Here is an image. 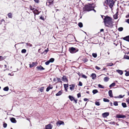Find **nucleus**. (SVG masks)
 <instances>
[{"label":"nucleus","instance_id":"f257e3e1","mask_svg":"<svg viewBox=\"0 0 129 129\" xmlns=\"http://www.w3.org/2000/svg\"><path fill=\"white\" fill-rule=\"evenodd\" d=\"M104 21L106 26L110 27L112 26L113 22L111 18L108 16L105 17L104 19Z\"/></svg>","mask_w":129,"mask_h":129},{"label":"nucleus","instance_id":"f03ea898","mask_svg":"<svg viewBox=\"0 0 129 129\" xmlns=\"http://www.w3.org/2000/svg\"><path fill=\"white\" fill-rule=\"evenodd\" d=\"M105 3L111 8L113 7L114 3V1L113 0H106Z\"/></svg>","mask_w":129,"mask_h":129},{"label":"nucleus","instance_id":"7ed1b4c3","mask_svg":"<svg viewBox=\"0 0 129 129\" xmlns=\"http://www.w3.org/2000/svg\"><path fill=\"white\" fill-rule=\"evenodd\" d=\"M70 51L72 53H74L78 51V49L73 47H72L69 48Z\"/></svg>","mask_w":129,"mask_h":129},{"label":"nucleus","instance_id":"20e7f679","mask_svg":"<svg viewBox=\"0 0 129 129\" xmlns=\"http://www.w3.org/2000/svg\"><path fill=\"white\" fill-rule=\"evenodd\" d=\"M85 10L88 11H90L93 9L90 4L86 5L85 6Z\"/></svg>","mask_w":129,"mask_h":129},{"label":"nucleus","instance_id":"39448f33","mask_svg":"<svg viewBox=\"0 0 129 129\" xmlns=\"http://www.w3.org/2000/svg\"><path fill=\"white\" fill-rule=\"evenodd\" d=\"M116 117L118 118H123L126 117V116L123 115L117 114L116 116Z\"/></svg>","mask_w":129,"mask_h":129},{"label":"nucleus","instance_id":"423d86ee","mask_svg":"<svg viewBox=\"0 0 129 129\" xmlns=\"http://www.w3.org/2000/svg\"><path fill=\"white\" fill-rule=\"evenodd\" d=\"M52 125L50 124H49L45 126L46 129H52Z\"/></svg>","mask_w":129,"mask_h":129},{"label":"nucleus","instance_id":"0eeeda50","mask_svg":"<svg viewBox=\"0 0 129 129\" xmlns=\"http://www.w3.org/2000/svg\"><path fill=\"white\" fill-rule=\"evenodd\" d=\"M109 115V113L105 112L102 114V116L103 117L105 118L108 116Z\"/></svg>","mask_w":129,"mask_h":129},{"label":"nucleus","instance_id":"6e6552de","mask_svg":"<svg viewBox=\"0 0 129 129\" xmlns=\"http://www.w3.org/2000/svg\"><path fill=\"white\" fill-rule=\"evenodd\" d=\"M56 124L57 125L59 126L61 124L64 125V123L63 121H58Z\"/></svg>","mask_w":129,"mask_h":129},{"label":"nucleus","instance_id":"1a4fd4ad","mask_svg":"<svg viewBox=\"0 0 129 129\" xmlns=\"http://www.w3.org/2000/svg\"><path fill=\"white\" fill-rule=\"evenodd\" d=\"M53 3V1L52 0H49L48 2L46 3V5L49 6Z\"/></svg>","mask_w":129,"mask_h":129},{"label":"nucleus","instance_id":"9d476101","mask_svg":"<svg viewBox=\"0 0 129 129\" xmlns=\"http://www.w3.org/2000/svg\"><path fill=\"white\" fill-rule=\"evenodd\" d=\"M122 39L125 41L129 42V36H126L122 38Z\"/></svg>","mask_w":129,"mask_h":129},{"label":"nucleus","instance_id":"9b49d317","mask_svg":"<svg viewBox=\"0 0 129 129\" xmlns=\"http://www.w3.org/2000/svg\"><path fill=\"white\" fill-rule=\"evenodd\" d=\"M10 120L13 123H16V121L15 119L14 118H11L10 119Z\"/></svg>","mask_w":129,"mask_h":129},{"label":"nucleus","instance_id":"f8f14e48","mask_svg":"<svg viewBox=\"0 0 129 129\" xmlns=\"http://www.w3.org/2000/svg\"><path fill=\"white\" fill-rule=\"evenodd\" d=\"M37 68L38 69V70H44L45 69L41 66H38L37 67Z\"/></svg>","mask_w":129,"mask_h":129},{"label":"nucleus","instance_id":"ddd939ff","mask_svg":"<svg viewBox=\"0 0 129 129\" xmlns=\"http://www.w3.org/2000/svg\"><path fill=\"white\" fill-rule=\"evenodd\" d=\"M53 88V87L51 85H50L47 88L46 91H48L50 89H52Z\"/></svg>","mask_w":129,"mask_h":129},{"label":"nucleus","instance_id":"4468645a","mask_svg":"<svg viewBox=\"0 0 129 129\" xmlns=\"http://www.w3.org/2000/svg\"><path fill=\"white\" fill-rule=\"evenodd\" d=\"M108 93L109 96L111 97H113L112 91L111 90H109L108 91Z\"/></svg>","mask_w":129,"mask_h":129},{"label":"nucleus","instance_id":"2eb2a0df","mask_svg":"<svg viewBox=\"0 0 129 129\" xmlns=\"http://www.w3.org/2000/svg\"><path fill=\"white\" fill-rule=\"evenodd\" d=\"M91 76L92 77V79H95L96 77V74L94 73L92 74L91 75Z\"/></svg>","mask_w":129,"mask_h":129},{"label":"nucleus","instance_id":"dca6fc26","mask_svg":"<svg viewBox=\"0 0 129 129\" xmlns=\"http://www.w3.org/2000/svg\"><path fill=\"white\" fill-rule=\"evenodd\" d=\"M70 89L72 90L74 89L75 87V85L74 84H72V85H70Z\"/></svg>","mask_w":129,"mask_h":129},{"label":"nucleus","instance_id":"f3484780","mask_svg":"<svg viewBox=\"0 0 129 129\" xmlns=\"http://www.w3.org/2000/svg\"><path fill=\"white\" fill-rule=\"evenodd\" d=\"M109 79L108 77H105L104 78V80L105 82H107L109 80Z\"/></svg>","mask_w":129,"mask_h":129},{"label":"nucleus","instance_id":"a211bd4d","mask_svg":"<svg viewBox=\"0 0 129 129\" xmlns=\"http://www.w3.org/2000/svg\"><path fill=\"white\" fill-rule=\"evenodd\" d=\"M116 71L120 75H121L123 74V72L122 71L119 70H116Z\"/></svg>","mask_w":129,"mask_h":129},{"label":"nucleus","instance_id":"6ab92c4d","mask_svg":"<svg viewBox=\"0 0 129 129\" xmlns=\"http://www.w3.org/2000/svg\"><path fill=\"white\" fill-rule=\"evenodd\" d=\"M62 93V92L61 91H59L58 93L56 94V96H58L60 95Z\"/></svg>","mask_w":129,"mask_h":129},{"label":"nucleus","instance_id":"aec40b11","mask_svg":"<svg viewBox=\"0 0 129 129\" xmlns=\"http://www.w3.org/2000/svg\"><path fill=\"white\" fill-rule=\"evenodd\" d=\"M29 8L30 10H33L34 11H36L37 12L38 11V10H36V9L33 8L31 6H29Z\"/></svg>","mask_w":129,"mask_h":129},{"label":"nucleus","instance_id":"412c9836","mask_svg":"<svg viewBox=\"0 0 129 129\" xmlns=\"http://www.w3.org/2000/svg\"><path fill=\"white\" fill-rule=\"evenodd\" d=\"M35 65V63L34 62H33L31 64H29V67L30 68H32L34 67Z\"/></svg>","mask_w":129,"mask_h":129},{"label":"nucleus","instance_id":"4be33fe9","mask_svg":"<svg viewBox=\"0 0 129 129\" xmlns=\"http://www.w3.org/2000/svg\"><path fill=\"white\" fill-rule=\"evenodd\" d=\"M69 98L70 100L71 101H73V100H74V99L73 97V96H71V95L69 96Z\"/></svg>","mask_w":129,"mask_h":129},{"label":"nucleus","instance_id":"5701e85b","mask_svg":"<svg viewBox=\"0 0 129 129\" xmlns=\"http://www.w3.org/2000/svg\"><path fill=\"white\" fill-rule=\"evenodd\" d=\"M98 91L97 89H94L93 90L92 92L93 94H94L98 92Z\"/></svg>","mask_w":129,"mask_h":129},{"label":"nucleus","instance_id":"b1692460","mask_svg":"<svg viewBox=\"0 0 129 129\" xmlns=\"http://www.w3.org/2000/svg\"><path fill=\"white\" fill-rule=\"evenodd\" d=\"M9 89V88L7 86L5 87L3 89V90H4L5 91H7Z\"/></svg>","mask_w":129,"mask_h":129},{"label":"nucleus","instance_id":"393cba45","mask_svg":"<svg viewBox=\"0 0 129 129\" xmlns=\"http://www.w3.org/2000/svg\"><path fill=\"white\" fill-rule=\"evenodd\" d=\"M124 96V95H119L117 97H115V98H122Z\"/></svg>","mask_w":129,"mask_h":129},{"label":"nucleus","instance_id":"a878e982","mask_svg":"<svg viewBox=\"0 0 129 129\" xmlns=\"http://www.w3.org/2000/svg\"><path fill=\"white\" fill-rule=\"evenodd\" d=\"M98 86L100 88H105V87L104 86L100 84H99L98 85Z\"/></svg>","mask_w":129,"mask_h":129},{"label":"nucleus","instance_id":"bb28decb","mask_svg":"<svg viewBox=\"0 0 129 129\" xmlns=\"http://www.w3.org/2000/svg\"><path fill=\"white\" fill-rule=\"evenodd\" d=\"M8 16L9 18H12V14L11 13H9L8 14Z\"/></svg>","mask_w":129,"mask_h":129},{"label":"nucleus","instance_id":"cd10ccee","mask_svg":"<svg viewBox=\"0 0 129 129\" xmlns=\"http://www.w3.org/2000/svg\"><path fill=\"white\" fill-rule=\"evenodd\" d=\"M123 58L124 59H129V57L126 55H124V56Z\"/></svg>","mask_w":129,"mask_h":129},{"label":"nucleus","instance_id":"c85d7f7f","mask_svg":"<svg viewBox=\"0 0 129 129\" xmlns=\"http://www.w3.org/2000/svg\"><path fill=\"white\" fill-rule=\"evenodd\" d=\"M115 85V83H113L110 85L109 87H110L111 88L112 87L114 86Z\"/></svg>","mask_w":129,"mask_h":129},{"label":"nucleus","instance_id":"c756f323","mask_svg":"<svg viewBox=\"0 0 129 129\" xmlns=\"http://www.w3.org/2000/svg\"><path fill=\"white\" fill-rule=\"evenodd\" d=\"M79 26L80 27H81L83 26L82 23L81 22H79L78 24Z\"/></svg>","mask_w":129,"mask_h":129},{"label":"nucleus","instance_id":"7c9ffc66","mask_svg":"<svg viewBox=\"0 0 129 129\" xmlns=\"http://www.w3.org/2000/svg\"><path fill=\"white\" fill-rule=\"evenodd\" d=\"M62 79L64 81H66L67 80L66 77L65 76H63L62 78Z\"/></svg>","mask_w":129,"mask_h":129},{"label":"nucleus","instance_id":"2f4dec72","mask_svg":"<svg viewBox=\"0 0 129 129\" xmlns=\"http://www.w3.org/2000/svg\"><path fill=\"white\" fill-rule=\"evenodd\" d=\"M122 106L124 108H125L126 107V105L125 103H122Z\"/></svg>","mask_w":129,"mask_h":129},{"label":"nucleus","instance_id":"473e14b6","mask_svg":"<svg viewBox=\"0 0 129 129\" xmlns=\"http://www.w3.org/2000/svg\"><path fill=\"white\" fill-rule=\"evenodd\" d=\"M103 101L105 102H109V100L108 99L106 98H104L103 99Z\"/></svg>","mask_w":129,"mask_h":129},{"label":"nucleus","instance_id":"72a5a7b5","mask_svg":"<svg viewBox=\"0 0 129 129\" xmlns=\"http://www.w3.org/2000/svg\"><path fill=\"white\" fill-rule=\"evenodd\" d=\"M92 55L93 57H94V58H95L97 57V55L96 53H93L92 54Z\"/></svg>","mask_w":129,"mask_h":129},{"label":"nucleus","instance_id":"f704fd0d","mask_svg":"<svg viewBox=\"0 0 129 129\" xmlns=\"http://www.w3.org/2000/svg\"><path fill=\"white\" fill-rule=\"evenodd\" d=\"M95 104L97 106H99L100 105V103L99 102H95Z\"/></svg>","mask_w":129,"mask_h":129},{"label":"nucleus","instance_id":"c9c22d12","mask_svg":"<svg viewBox=\"0 0 129 129\" xmlns=\"http://www.w3.org/2000/svg\"><path fill=\"white\" fill-rule=\"evenodd\" d=\"M54 60V58H51L49 60V61L50 62H53Z\"/></svg>","mask_w":129,"mask_h":129},{"label":"nucleus","instance_id":"e433bc0d","mask_svg":"<svg viewBox=\"0 0 129 129\" xmlns=\"http://www.w3.org/2000/svg\"><path fill=\"white\" fill-rule=\"evenodd\" d=\"M44 87H42L40 88V90L41 92H42L43 91Z\"/></svg>","mask_w":129,"mask_h":129},{"label":"nucleus","instance_id":"4c0bfd02","mask_svg":"<svg viewBox=\"0 0 129 129\" xmlns=\"http://www.w3.org/2000/svg\"><path fill=\"white\" fill-rule=\"evenodd\" d=\"M118 30L119 31H121L123 30V28L122 27H119L118 28Z\"/></svg>","mask_w":129,"mask_h":129},{"label":"nucleus","instance_id":"58836bf2","mask_svg":"<svg viewBox=\"0 0 129 129\" xmlns=\"http://www.w3.org/2000/svg\"><path fill=\"white\" fill-rule=\"evenodd\" d=\"M114 105L115 106H117L118 105V103L117 102H114Z\"/></svg>","mask_w":129,"mask_h":129},{"label":"nucleus","instance_id":"ea45409f","mask_svg":"<svg viewBox=\"0 0 129 129\" xmlns=\"http://www.w3.org/2000/svg\"><path fill=\"white\" fill-rule=\"evenodd\" d=\"M26 52V50L25 49H22L21 51V52L23 53H25Z\"/></svg>","mask_w":129,"mask_h":129},{"label":"nucleus","instance_id":"a19ab883","mask_svg":"<svg viewBox=\"0 0 129 129\" xmlns=\"http://www.w3.org/2000/svg\"><path fill=\"white\" fill-rule=\"evenodd\" d=\"M109 123L111 124H115V122L114 121L109 122Z\"/></svg>","mask_w":129,"mask_h":129},{"label":"nucleus","instance_id":"79ce46f5","mask_svg":"<svg viewBox=\"0 0 129 129\" xmlns=\"http://www.w3.org/2000/svg\"><path fill=\"white\" fill-rule=\"evenodd\" d=\"M64 85L65 89L67 88L68 86V85L67 84H64Z\"/></svg>","mask_w":129,"mask_h":129},{"label":"nucleus","instance_id":"37998d69","mask_svg":"<svg viewBox=\"0 0 129 129\" xmlns=\"http://www.w3.org/2000/svg\"><path fill=\"white\" fill-rule=\"evenodd\" d=\"M50 62L49 60L45 62V64L46 65H48L49 64Z\"/></svg>","mask_w":129,"mask_h":129},{"label":"nucleus","instance_id":"c03bdc74","mask_svg":"<svg viewBox=\"0 0 129 129\" xmlns=\"http://www.w3.org/2000/svg\"><path fill=\"white\" fill-rule=\"evenodd\" d=\"M3 127L4 128H6V127L7 126V124L6 123H4L3 124Z\"/></svg>","mask_w":129,"mask_h":129},{"label":"nucleus","instance_id":"a18cd8bd","mask_svg":"<svg viewBox=\"0 0 129 129\" xmlns=\"http://www.w3.org/2000/svg\"><path fill=\"white\" fill-rule=\"evenodd\" d=\"M26 45L27 46H29L30 47L32 46V45L30 44V43H27L26 44Z\"/></svg>","mask_w":129,"mask_h":129},{"label":"nucleus","instance_id":"49530a36","mask_svg":"<svg viewBox=\"0 0 129 129\" xmlns=\"http://www.w3.org/2000/svg\"><path fill=\"white\" fill-rule=\"evenodd\" d=\"M125 75L126 76H129V72H126L125 74Z\"/></svg>","mask_w":129,"mask_h":129},{"label":"nucleus","instance_id":"de8ad7c7","mask_svg":"<svg viewBox=\"0 0 129 129\" xmlns=\"http://www.w3.org/2000/svg\"><path fill=\"white\" fill-rule=\"evenodd\" d=\"M95 68L97 69L98 70H99L101 69V68H100L99 67L96 66L95 67Z\"/></svg>","mask_w":129,"mask_h":129},{"label":"nucleus","instance_id":"09e8293b","mask_svg":"<svg viewBox=\"0 0 129 129\" xmlns=\"http://www.w3.org/2000/svg\"><path fill=\"white\" fill-rule=\"evenodd\" d=\"M4 58L2 56H0V60H2L4 59Z\"/></svg>","mask_w":129,"mask_h":129},{"label":"nucleus","instance_id":"8fccbe9b","mask_svg":"<svg viewBox=\"0 0 129 129\" xmlns=\"http://www.w3.org/2000/svg\"><path fill=\"white\" fill-rule=\"evenodd\" d=\"M79 86H81L82 85V83L80 81L79 82V84L78 85Z\"/></svg>","mask_w":129,"mask_h":129},{"label":"nucleus","instance_id":"3c124183","mask_svg":"<svg viewBox=\"0 0 129 129\" xmlns=\"http://www.w3.org/2000/svg\"><path fill=\"white\" fill-rule=\"evenodd\" d=\"M77 95L78 98H79L81 96V94L79 93L77 94Z\"/></svg>","mask_w":129,"mask_h":129},{"label":"nucleus","instance_id":"603ef678","mask_svg":"<svg viewBox=\"0 0 129 129\" xmlns=\"http://www.w3.org/2000/svg\"><path fill=\"white\" fill-rule=\"evenodd\" d=\"M82 76L83 78H87V77L84 75H83Z\"/></svg>","mask_w":129,"mask_h":129},{"label":"nucleus","instance_id":"864d4df0","mask_svg":"<svg viewBox=\"0 0 129 129\" xmlns=\"http://www.w3.org/2000/svg\"><path fill=\"white\" fill-rule=\"evenodd\" d=\"M114 17L115 19H117V15L116 14L114 15Z\"/></svg>","mask_w":129,"mask_h":129},{"label":"nucleus","instance_id":"5fc2aeb1","mask_svg":"<svg viewBox=\"0 0 129 129\" xmlns=\"http://www.w3.org/2000/svg\"><path fill=\"white\" fill-rule=\"evenodd\" d=\"M57 79L58 81L59 82L61 83L62 82L61 81L60 79V78H57Z\"/></svg>","mask_w":129,"mask_h":129},{"label":"nucleus","instance_id":"6e6d98bb","mask_svg":"<svg viewBox=\"0 0 129 129\" xmlns=\"http://www.w3.org/2000/svg\"><path fill=\"white\" fill-rule=\"evenodd\" d=\"M109 64H108V66H112L113 65V63H109Z\"/></svg>","mask_w":129,"mask_h":129},{"label":"nucleus","instance_id":"4d7b16f0","mask_svg":"<svg viewBox=\"0 0 129 129\" xmlns=\"http://www.w3.org/2000/svg\"><path fill=\"white\" fill-rule=\"evenodd\" d=\"M35 2L37 3H38L39 2V0H34Z\"/></svg>","mask_w":129,"mask_h":129},{"label":"nucleus","instance_id":"13d9d810","mask_svg":"<svg viewBox=\"0 0 129 129\" xmlns=\"http://www.w3.org/2000/svg\"><path fill=\"white\" fill-rule=\"evenodd\" d=\"M74 101L75 104H77V100L74 99Z\"/></svg>","mask_w":129,"mask_h":129},{"label":"nucleus","instance_id":"bf43d9fd","mask_svg":"<svg viewBox=\"0 0 129 129\" xmlns=\"http://www.w3.org/2000/svg\"><path fill=\"white\" fill-rule=\"evenodd\" d=\"M126 102L128 103H129V98L126 99Z\"/></svg>","mask_w":129,"mask_h":129},{"label":"nucleus","instance_id":"052dcab7","mask_svg":"<svg viewBox=\"0 0 129 129\" xmlns=\"http://www.w3.org/2000/svg\"><path fill=\"white\" fill-rule=\"evenodd\" d=\"M88 99H87V98H84V100L85 101H88Z\"/></svg>","mask_w":129,"mask_h":129},{"label":"nucleus","instance_id":"680f3d73","mask_svg":"<svg viewBox=\"0 0 129 129\" xmlns=\"http://www.w3.org/2000/svg\"><path fill=\"white\" fill-rule=\"evenodd\" d=\"M126 22L129 24V19H127L126 20Z\"/></svg>","mask_w":129,"mask_h":129},{"label":"nucleus","instance_id":"e2e57ef3","mask_svg":"<svg viewBox=\"0 0 129 129\" xmlns=\"http://www.w3.org/2000/svg\"><path fill=\"white\" fill-rule=\"evenodd\" d=\"M126 18L129 17V13L126 16Z\"/></svg>","mask_w":129,"mask_h":129},{"label":"nucleus","instance_id":"0e129e2a","mask_svg":"<svg viewBox=\"0 0 129 129\" xmlns=\"http://www.w3.org/2000/svg\"><path fill=\"white\" fill-rule=\"evenodd\" d=\"M8 75H10V76H13V75H11V74H10V73H9V74H8Z\"/></svg>","mask_w":129,"mask_h":129},{"label":"nucleus","instance_id":"69168bd1","mask_svg":"<svg viewBox=\"0 0 129 129\" xmlns=\"http://www.w3.org/2000/svg\"><path fill=\"white\" fill-rule=\"evenodd\" d=\"M40 18L42 20H43V18L42 17H40Z\"/></svg>","mask_w":129,"mask_h":129},{"label":"nucleus","instance_id":"338daca9","mask_svg":"<svg viewBox=\"0 0 129 129\" xmlns=\"http://www.w3.org/2000/svg\"><path fill=\"white\" fill-rule=\"evenodd\" d=\"M104 31V29H102L100 30V31Z\"/></svg>","mask_w":129,"mask_h":129},{"label":"nucleus","instance_id":"774afa93","mask_svg":"<svg viewBox=\"0 0 129 129\" xmlns=\"http://www.w3.org/2000/svg\"><path fill=\"white\" fill-rule=\"evenodd\" d=\"M27 120H29V122H30V118H27Z\"/></svg>","mask_w":129,"mask_h":129}]
</instances>
